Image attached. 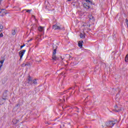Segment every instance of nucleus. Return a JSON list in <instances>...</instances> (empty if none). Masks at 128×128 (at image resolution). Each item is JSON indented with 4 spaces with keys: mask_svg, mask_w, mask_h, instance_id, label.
Masks as SVG:
<instances>
[{
    "mask_svg": "<svg viewBox=\"0 0 128 128\" xmlns=\"http://www.w3.org/2000/svg\"><path fill=\"white\" fill-rule=\"evenodd\" d=\"M117 122L116 120H114V121H108L106 122V126H114L116 124Z\"/></svg>",
    "mask_w": 128,
    "mask_h": 128,
    "instance_id": "1",
    "label": "nucleus"
},
{
    "mask_svg": "<svg viewBox=\"0 0 128 128\" xmlns=\"http://www.w3.org/2000/svg\"><path fill=\"white\" fill-rule=\"evenodd\" d=\"M114 110H115V112H120V110H122V106H120V105L115 106Z\"/></svg>",
    "mask_w": 128,
    "mask_h": 128,
    "instance_id": "2",
    "label": "nucleus"
},
{
    "mask_svg": "<svg viewBox=\"0 0 128 128\" xmlns=\"http://www.w3.org/2000/svg\"><path fill=\"white\" fill-rule=\"evenodd\" d=\"M8 14V12L6 11L4 9H0V16H6Z\"/></svg>",
    "mask_w": 128,
    "mask_h": 128,
    "instance_id": "3",
    "label": "nucleus"
},
{
    "mask_svg": "<svg viewBox=\"0 0 128 128\" xmlns=\"http://www.w3.org/2000/svg\"><path fill=\"white\" fill-rule=\"evenodd\" d=\"M26 52V50H22L19 52V56H20V58H22V56H24V54Z\"/></svg>",
    "mask_w": 128,
    "mask_h": 128,
    "instance_id": "4",
    "label": "nucleus"
},
{
    "mask_svg": "<svg viewBox=\"0 0 128 128\" xmlns=\"http://www.w3.org/2000/svg\"><path fill=\"white\" fill-rule=\"evenodd\" d=\"M52 48H53L52 54H56V49L58 48V46H56V45H54L52 46Z\"/></svg>",
    "mask_w": 128,
    "mask_h": 128,
    "instance_id": "5",
    "label": "nucleus"
},
{
    "mask_svg": "<svg viewBox=\"0 0 128 128\" xmlns=\"http://www.w3.org/2000/svg\"><path fill=\"white\" fill-rule=\"evenodd\" d=\"M34 80H32L30 76H29L28 78V84H32Z\"/></svg>",
    "mask_w": 128,
    "mask_h": 128,
    "instance_id": "6",
    "label": "nucleus"
},
{
    "mask_svg": "<svg viewBox=\"0 0 128 128\" xmlns=\"http://www.w3.org/2000/svg\"><path fill=\"white\" fill-rule=\"evenodd\" d=\"M4 62V58H2V60L0 61V70H2V64Z\"/></svg>",
    "mask_w": 128,
    "mask_h": 128,
    "instance_id": "7",
    "label": "nucleus"
},
{
    "mask_svg": "<svg viewBox=\"0 0 128 128\" xmlns=\"http://www.w3.org/2000/svg\"><path fill=\"white\" fill-rule=\"evenodd\" d=\"M83 6L86 10H89V8H90V6L86 3H84Z\"/></svg>",
    "mask_w": 128,
    "mask_h": 128,
    "instance_id": "8",
    "label": "nucleus"
},
{
    "mask_svg": "<svg viewBox=\"0 0 128 128\" xmlns=\"http://www.w3.org/2000/svg\"><path fill=\"white\" fill-rule=\"evenodd\" d=\"M58 57H56V54H52V60H58Z\"/></svg>",
    "mask_w": 128,
    "mask_h": 128,
    "instance_id": "9",
    "label": "nucleus"
},
{
    "mask_svg": "<svg viewBox=\"0 0 128 128\" xmlns=\"http://www.w3.org/2000/svg\"><path fill=\"white\" fill-rule=\"evenodd\" d=\"M82 42H84V41L82 40L79 41L78 42V46L80 48H82Z\"/></svg>",
    "mask_w": 128,
    "mask_h": 128,
    "instance_id": "10",
    "label": "nucleus"
},
{
    "mask_svg": "<svg viewBox=\"0 0 128 128\" xmlns=\"http://www.w3.org/2000/svg\"><path fill=\"white\" fill-rule=\"evenodd\" d=\"M52 28H54V30H62V28L59 26H58L56 24L52 26Z\"/></svg>",
    "mask_w": 128,
    "mask_h": 128,
    "instance_id": "11",
    "label": "nucleus"
},
{
    "mask_svg": "<svg viewBox=\"0 0 128 128\" xmlns=\"http://www.w3.org/2000/svg\"><path fill=\"white\" fill-rule=\"evenodd\" d=\"M88 18L89 20H92V22H94V16H92V15H90L88 16Z\"/></svg>",
    "mask_w": 128,
    "mask_h": 128,
    "instance_id": "12",
    "label": "nucleus"
},
{
    "mask_svg": "<svg viewBox=\"0 0 128 128\" xmlns=\"http://www.w3.org/2000/svg\"><path fill=\"white\" fill-rule=\"evenodd\" d=\"M38 30H39V32H44V27H42V26H40L38 28Z\"/></svg>",
    "mask_w": 128,
    "mask_h": 128,
    "instance_id": "13",
    "label": "nucleus"
},
{
    "mask_svg": "<svg viewBox=\"0 0 128 128\" xmlns=\"http://www.w3.org/2000/svg\"><path fill=\"white\" fill-rule=\"evenodd\" d=\"M7 96H8V90H6L4 91V92L3 94V97L6 98Z\"/></svg>",
    "mask_w": 128,
    "mask_h": 128,
    "instance_id": "14",
    "label": "nucleus"
},
{
    "mask_svg": "<svg viewBox=\"0 0 128 128\" xmlns=\"http://www.w3.org/2000/svg\"><path fill=\"white\" fill-rule=\"evenodd\" d=\"M125 62H128V54H126L125 58Z\"/></svg>",
    "mask_w": 128,
    "mask_h": 128,
    "instance_id": "15",
    "label": "nucleus"
},
{
    "mask_svg": "<svg viewBox=\"0 0 128 128\" xmlns=\"http://www.w3.org/2000/svg\"><path fill=\"white\" fill-rule=\"evenodd\" d=\"M16 34V30H12V36H15Z\"/></svg>",
    "mask_w": 128,
    "mask_h": 128,
    "instance_id": "16",
    "label": "nucleus"
},
{
    "mask_svg": "<svg viewBox=\"0 0 128 128\" xmlns=\"http://www.w3.org/2000/svg\"><path fill=\"white\" fill-rule=\"evenodd\" d=\"M80 38H86V36H84V34L81 33V34H80Z\"/></svg>",
    "mask_w": 128,
    "mask_h": 128,
    "instance_id": "17",
    "label": "nucleus"
},
{
    "mask_svg": "<svg viewBox=\"0 0 128 128\" xmlns=\"http://www.w3.org/2000/svg\"><path fill=\"white\" fill-rule=\"evenodd\" d=\"M86 2H90V4H92V2L90 1V0H86Z\"/></svg>",
    "mask_w": 128,
    "mask_h": 128,
    "instance_id": "18",
    "label": "nucleus"
},
{
    "mask_svg": "<svg viewBox=\"0 0 128 128\" xmlns=\"http://www.w3.org/2000/svg\"><path fill=\"white\" fill-rule=\"evenodd\" d=\"M26 10V12H28V14H30V12H32V10Z\"/></svg>",
    "mask_w": 128,
    "mask_h": 128,
    "instance_id": "19",
    "label": "nucleus"
},
{
    "mask_svg": "<svg viewBox=\"0 0 128 128\" xmlns=\"http://www.w3.org/2000/svg\"><path fill=\"white\" fill-rule=\"evenodd\" d=\"M33 84H38V82H36V80H33Z\"/></svg>",
    "mask_w": 128,
    "mask_h": 128,
    "instance_id": "20",
    "label": "nucleus"
},
{
    "mask_svg": "<svg viewBox=\"0 0 128 128\" xmlns=\"http://www.w3.org/2000/svg\"><path fill=\"white\" fill-rule=\"evenodd\" d=\"M13 122H15V124H18V122H20V120H13Z\"/></svg>",
    "mask_w": 128,
    "mask_h": 128,
    "instance_id": "21",
    "label": "nucleus"
},
{
    "mask_svg": "<svg viewBox=\"0 0 128 128\" xmlns=\"http://www.w3.org/2000/svg\"><path fill=\"white\" fill-rule=\"evenodd\" d=\"M26 46V44H24L23 45L21 46L20 47V50H22L24 48V46Z\"/></svg>",
    "mask_w": 128,
    "mask_h": 128,
    "instance_id": "22",
    "label": "nucleus"
},
{
    "mask_svg": "<svg viewBox=\"0 0 128 128\" xmlns=\"http://www.w3.org/2000/svg\"><path fill=\"white\" fill-rule=\"evenodd\" d=\"M45 8H48V4H46V1H45Z\"/></svg>",
    "mask_w": 128,
    "mask_h": 128,
    "instance_id": "23",
    "label": "nucleus"
},
{
    "mask_svg": "<svg viewBox=\"0 0 128 128\" xmlns=\"http://www.w3.org/2000/svg\"><path fill=\"white\" fill-rule=\"evenodd\" d=\"M4 28V26L0 24V30H2Z\"/></svg>",
    "mask_w": 128,
    "mask_h": 128,
    "instance_id": "24",
    "label": "nucleus"
},
{
    "mask_svg": "<svg viewBox=\"0 0 128 128\" xmlns=\"http://www.w3.org/2000/svg\"><path fill=\"white\" fill-rule=\"evenodd\" d=\"M118 94H120V88H118Z\"/></svg>",
    "mask_w": 128,
    "mask_h": 128,
    "instance_id": "25",
    "label": "nucleus"
},
{
    "mask_svg": "<svg viewBox=\"0 0 128 128\" xmlns=\"http://www.w3.org/2000/svg\"><path fill=\"white\" fill-rule=\"evenodd\" d=\"M4 37V34L2 33L0 34V38H2Z\"/></svg>",
    "mask_w": 128,
    "mask_h": 128,
    "instance_id": "26",
    "label": "nucleus"
},
{
    "mask_svg": "<svg viewBox=\"0 0 128 128\" xmlns=\"http://www.w3.org/2000/svg\"><path fill=\"white\" fill-rule=\"evenodd\" d=\"M69 58V60H71L72 58V57H71L70 56H68Z\"/></svg>",
    "mask_w": 128,
    "mask_h": 128,
    "instance_id": "27",
    "label": "nucleus"
},
{
    "mask_svg": "<svg viewBox=\"0 0 128 128\" xmlns=\"http://www.w3.org/2000/svg\"><path fill=\"white\" fill-rule=\"evenodd\" d=\"M73 110H78V108L76 107V106H75L74 108H72Z\"/></svg>",
    "mask_w": 128,
    "mask_h": 128,
    "instance_id": "28",
    "label": "nucleus"
},
{
    "mask_svg": "<svg viewBox=\"0 0 128 128\" xmlns=\"http://www.w3.org/2000/svg\"><path fill=\"white\" fill-rule=\"evenodd\" d=\"M22 66H28V64H23Z\"/></svg>",
    "mask_w": 128,
    "mask_h": 128,
    "instance_id": "29",
    "label": "nucleus"
},
{
    "mask_svg": "<svg viewBox=\"0 0 128 128\" xmlns=\"http://www.w3.org/2000/svg\"><path fill=\"white\" fill-rule=\"evenodd\" d=\"M2 100H6V98L3 96Z\"/></svg>",
    "mask_w": 128,
    "mask_h": 128,
    "instance_id": "30",
    "label": "nucleus"
},
{
    "mask_svg": "<svg viewBox=\"0 0 128 128\" xmlns=\"http://www.w3.org/2000/svg\"><path fill=\"white\" fill-rule=\"evenodd\" d=\"M61 58H62V60H66L65 58H62V57H61Z\"/></svg>",
    "mask_w": 128,
    "mask_h": 128,
    "instance_id": "31",
    "label": "nucleus"
},
{
    "mask_svg": "<svg viewBox=\"0 0 128 128\" xmlns=\"http://www.w3.org/2000/svg\"><path fill=\"white\" fill-rule=\"evenodd\" d=\"M32 38H30V40H28V42H32Z\"/></svg>",
    "mask_w": 128,
    "mask_h": 128,
    "instance_id": "32",
    "label": "nucleus"
},
{
    "mask_svg": "<svg viewBox=\"0 0 128 128\" xmlns=\"http://www.w3.org/2000/svg\"><path fill=\"white\" fill-rule=\"evenodd\" d=\"M20 106V104H17L16 105V106Z\"/></svg>",
    "mask_w": 128,
    "mask_h": 128,
    "instance_id": "33",
    "label": "nucleus"
},
{
    "mask_svg": "<svg viewBox=\"0 0 128 128\" xmlns=\"http://www.w3.org/2000/svg\"><path fill=\"white\" fill-rule=\"evenodd\" d=\"M61 126H62H62L64 127V124H62V125H61Z\"/></svg>",
    "mask_w": 128,
    "mask_h": 128,
    "instance_id": "34",
    "label": "nucleus"
},
{
    "mask_svg": "<svg viewBox=\"0 0 128 128\" xmlns=\"http://www.w3.org/2000/svg\"><path fill=\"white\" fill-rule=\"evenodd\" d=\"M113 90H114V92H116V88L114 89V88H113Z\"/></svg>",
    "mask_w": 128,
    "mask_h": 128,
    "instance_id": "35",
    "label": "nucleus"
},
{
    "mask_svg": "<svg viewBox=\"0 0 128 128\" xmlns=\"http://www.w3.org/2000/svg\"><path fill=\"white\" fill-rule=\"evenodd\" d=\"M36 62H41V60H39V61H38L37 60H36Z\"/></svg>",
    "mask_w": 128,
    "mask_h": 128,
    "instance_id": "36",
    "label": "nucleus"
},
{
    "mask_svg": "<svg viewBox=\"0 0 128 128\" xmlns=\"http://www.w3.org/2000/svg\"><path fill=\"white\" fill-rule=\"evenodd\" d=\"M3 103H2V102L0 101V104H2Z\"/></svg>",
    "mask_w": 128,
    "mask_h": 128,
    "instance_id": "37",
    "label": "nucleus"
},
{
    "mask_svg": "<svg viewBox=\"0 0 128 128\" xmlns=\"http://www.w3.org/2000/svg\"><path fill=\"white\" fill-rule=\"evenodd\" d=\"M72 90H74V87L72 88Z\"/></svg>",
    "mask_w": 128,
    "mask_h": 128,
    "instance_id": "38",
    "label": "nucleus"
},
{
    "mask_svg": "<svg viewBox=\"0 0 128 128\" xmlns=\"http://www.w3.org/2000/svg\"><path fill=\"white\" fill-rule=\"evenodd\" d=\"M72 88H70L68 90H72Z\"/></svg>",
    "mask_w": 128,
    "mask_h": 128,
    "instance_id": "39",
    "label": "nucleus"
},
{
    "mask_svg": "<svg viewBox=\"0 0 128 128\" xmlns=\"http://www.w3.org/2000/svg\"><path fill=\"white\" fill-rule=\"evenodd\" d=\"M68 2H70L72 0H67Z\"/></svg>",
    "mask_w": 128,
    "mask_h": 128,
    "instance_id": "40",
    "label": "nucleus"
},
{
    "mask_svg": "<svg viewBox=\"0 0 128 128\" xmlns=\"http://www.w3.org/2000/svg\"><path fill=\"white\" fill-rule=\"evenodd\" d=\"M2 2V0H0V2Z\"/></svg>",
    "mask_w": 128,
    "mask_h": 128,
    "instance_id": "41",
    "label": "nucleus"
},
{
    "mask_svg": "<svg viewBox=\"0 0 128 128\" xmlns=\"http://www.w3.org/2000/svg\"><path fill=\"white\" fill-rule=\"evenodd\" d=\"M76 112H80L78 110H77Z\"/></svg>",
    "mask_w": 128,
    "mask_h": 128,
    "instance_id": "42",
    "label": "nucleus"
},
{
    "mask_svg": "<svg viewBox=\"0 0 128 128\" xmlns=\"http://www.w3.org/2000/svg\"><path fill=\"white\" fill-rule=\"evenodd\" d=\"M66 62H68V60H66Z\"/></svg>",
    "mask_w": 128,
    "mask_h": 128,
    "instance_id": "43",
    "label": "nucleus"
},
{
    "mask_svg": "<svg viewBox=\"0 0 128 128\" xmlns=\"http://www.w3.org/2000/svg\"><path fill=\"white\" fill-rule=\"evenodd\" d=\"M47 4H50V3L48 2H47Z\"/></svg>",
    "mask_w": 128,
    "mask_h": 128,
    "instance_id": "44",
    "label": "nucleus"
},
{
    "mask_svg": "<svg viewBox=\"0 0 128 128\" xmlns=\"http://www.w3.org/2000/svg\"><path fill=\"white\" fill-rule=\"evenodd\" d=\"M61 74H64V73H62Z\"/></svg>",
    "mask_w": 128,
    "mask_h": 128,
    "instance_id": "45",
    "label": "nucleus"
}]
</instances>
